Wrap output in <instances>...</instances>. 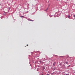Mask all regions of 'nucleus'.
<instances>
[{"mask_svg":"<svg viewBox=\"0 0 75 75\" xmlns=\"http://www.w3.org/2000/svg\"><path fill=\"white\" fill-rule=\"evenodd\" d=\"M48 8H47L45 10V11H47V10H48Z\"/></svg>","mask_w":75,"mask_h":75,"instance_id":"nucleus-1","label":"nucleus"},{"mask_svg":"<svg viewBox=\"0 0 75 75\" xmlns=\"http://www.w3.org/2000/svg\"><path fill=\"white\" fill-rule=\"evenodd\" d=\"M68 18H70L71 17V16L70 15H69L68 16Z\"/></svg>","mask_w":75,"mask_h":75,"instance_id":"nucleus-2","label":"nucleus"},{"mask_svg":"<svg viewBox=\"0 0 75 75\" xmlns=\"http://www.w3.org/2000/svg\"><path fill=\"white\" fill-rule=\"evenodd\" d=\"M68 62H66L65 63H64V64H67V63H68Z\"/></svg>","mask_w":75,"mask_h":75,"instance_id":"nucleus-3","label":"nucleus"},{"mask_svg":"<svg viewBox=\"0 0 75 75\" xmlns=\"http://www.w3.org/2000/svg\"><path fill=\"white\" fill-rule=\"evenodd\" d=\"M55 65V63L54 62L53 63V65L54 66V65Z\"/></svg>","mask_w":75,"mask_h":75,"instance_id":"nucleus-4","label":"nucleus"},{"mask_svg":"<svg viewBox=\"0 0 75 75\" xmlns=\"http://www.w3.org/2000/svg\"><path fill=\"white\" fill-rule=\"evenodd\" d=\"M24 17V16H21V17L22 18V17Z\"/></svg>","mask_w":75,"mask_h":75,"instance_id":"nucleus-5","label":"nucleus"},{"mask_svg":"<svg viewBox=\"0 0 75 75\" xmlns=\"http://www.w3.org/2000/svg\"><path fill=\"white\" fill-rule=\"evenodd\" d=\"M30 21H33V20H30Z\"/></svg>","mask_w":75,"mask_h":75,"instance_id":"nucleus-6","label":"nucleus"},{"mask_svg":"<svg viewBox=\"0 0 75 75\" xmlns=\"http://www.w3.org/2000/svg\"><path fill=\"white\" fill-rule=\"evenodd\" d=\"M74 17H75V15H74Z\"/></svg>","mask_w":75,"mask_h":75,"instance_id":"nucleus-7","label":"nucleus"},{"mask_svg":"<svg viewBox=\"0 0 75 75\" xmlns=\"http://www.w3.org/2000/svg\"><path fill=\"white\" fill-rule=\"evenodd\" d=\"M28 45H27V46H28Z\"/></svg>","mask_w":75,"mask_h":75,"instance_id":"nucleus-8","label":"nucleus"},{"mask_svg":"<svg viewBox=\"0 0 75 75\" xmlns=\"http://www.w3.org/2000/svg\"><path fill=\"white\" fill-rule=\"evenodd\" d=\"M73 20H75V18Z\"/></svg>","mask_w":75,"mask_h":75,"instance_id":"nucleus-9","label":"nucleus"},{"mask_svg":"<svg viewBox=\"0 0 75 75\" xmlns=\"http://www.w3.org/2000/svg\"><path fill=\"white\" fill-rule=\"evenodd\" d=\"M47 75H50L49 74H47Z\"/></svg>","mask_w":75,"mask_h":75,"instance_id":"nucleus-10","label":"nucleus"}]
</instances>
